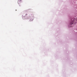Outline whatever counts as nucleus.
Returning a JSON list of instances; mask_svg holds the SVG:
<instances>
[{
    "instance_id": "obj_1",
    "label": "nucleus",
    "mask_w": 77,
    "mask_h": 77,
    "mask_svg": "<svg viewBox=\"0 0 77 77\" xmlns=\"http://www.w3.org/2000/svg\"><path fill=\"white\" fill-rule=\"evenodd\" d=\"M21 2V0H18V4L20 3V2Z\"/></svg>"
},
{
    "instance_id": "obj_2",
    "label": "nucleus",
    "mask_w": 77,
    "mask_h": 77,
    "mask_svg": "<svg viewBox=\"0 0 77 77\" xmlns=\"http://www.w3.org/2000/svg\"><path fill=\"white\" fill-rule=\"evenodd\" d=\"M73 21H72L70 23V24H71V25H72V24H73Z\"/></svg>"
},
{
    "instance_id": "obj_3",
    "label": "nucleus",
    "mask_w": 77,
    "mask_h": 77,
    "mask_svg": "<svg viewBox=\"0 0 77 77\" xmlns=\"http://www.w3.org/2000/svg\"><path fill=\"white\" fill-rule=\"evenodd\" d=\"M73 21H74V19H73Z\"/></svg>"
}]
</instances>
